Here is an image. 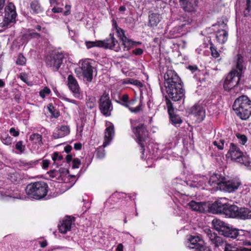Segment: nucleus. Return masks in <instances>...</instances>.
Returning a JSON list of instances; mask_svg holds the SVG:
<instances>
[{
	"instance_id": "obj_7",
	"label": "nucleus",
	"mask_w": 251,
	"mask_h": 251,
	"mask_svg": "<svg viewBox=\"0 0 251 251\" xmlns=\"http://www.w3.org/2000/svg\"><path fill=\"white\" fill-rule=\"evenodd\" d=\"M99 106L101 113L107 117L111 115L113 110V105L109 98V94L105 92L103 93L99 100Z\"/></svg>"
},
{
	"instance_id": "obj_6",
	"label": "nucleus",
	"mask_w": 251,
	"mask_h": 251,
	"mask_svg": "<svg viewBox=\"0 0 251 251\" xmlns=\"http://www.w3.org/2000/svg\"><path fill=\"white\" fill-rule=\"evenodd\" d=\"M242 74L238 72L236 70L231 71L226 76L224 81V87L225 90L230 91L235 89L236 85L239 82Z\"/></svg>"
},
{
	"instance_id": "obj_14",
	"label": "nucleus",
	"mask_w": 251,
	"mask_h": 251,
	"mask_svg": "<svg viewBox=\"0 0 251 251\" xmlns=\"http://www.w3.org/2000/svg\"><path fill=\"white\" fill-rule=\"evenodd\" d=\"M116 43H118L114 37L113 34L110 33L109 37L103 41H99V47H103L105 49L114 50L116 51H119L121 50V47L119 46L116 47Z\"/></svg>"
},
{
	"instance_id": "obj_42",
	"label": "nucleus",
	"mask_w": 251,
	"mask_h": 251,
	"mask_svg": "<svg viewBox=\"0 0 251 251\" xmlns=\"http://www.w3.org/2000/svg\"><path fill=\"white\" fill-rule=\"evenodd\" d=\"M128 195V197L129 198H131V196H130V195L129 194H126L125 193H122V192H116L115 193H114L111 196V199H120V198H125L123 195Z\"/></svg>"
},
{
	"instance_id": "obj_47",
	"label": "nucleus",
	"mask_w": 251,
	"mask_h": 251,
	"mask_svg": "<svg viewBox=\"0 0 251 251\" xmlns=\"http://www.w3.org/2000/svg\"><path fill=\"white\" fill-rule=\"evenodd\" d=\"M25 58L22 54H19L16 61V63L20 65H23L25 63Z\"/></svg>"
},
{
	"instance_id": "obj_29",
	"label": "nucleus",
	"mask_w": 251,
	"mask_h": 251,
	"mask_svg": "<svg viewBox=\"0 0 251 251\" xmlns=\"http://www.w3.org/2000/svg\"><path fill=\"white\" fill-rule=\"evenodd\" d=\"M228 33L226 30L221 29L216 32V38L220 44H224L227 40Z\"/></svg>"
},
{
	"instance_id": "obj_44",
	"label": "nucleus",
	"mask_w": 251,
	"mask_h": 251,
	"mask_svg": "<svg viewBox=\"0 0 251 251\" xmlns=\"http://www.w3.org/2000/svg\"><path fill=\"white\" fill-rule=\"evenodd\" d=\"M205 232L211 243H212L214 239L217 237V234L215 233H212L211 231L209 229H207L205 230Z\"/></svg>"
},
{
	"instance_id": "obj_56",
	"label": "nucleus",
	"mask_w": 251,
	"mask_h": 251,
	"mask_svg": "<svg viewBox=\"0 0 251 251\" xmlns=\"http://www.w3.org/2000/svg\"><path fill=\"white\" fill-rule=\"evenodd\" d=\"M133 53L136 55H139L143 53V50L141 48H136L132 51Z\"/></svg>"
},
{
	"instance_id": "obj_17",
	"label": "nucleus",
	"mask_w": 251,
	"mask_h": 251,
	"mask_svg": "<svg viewBox=\"0 0 251 251\" xmlns=\"http://www.w3.org/2000/svg\"><path fill=\"white\" fill-rule=\"evenodd\" d=\"M182 9L186 12L192 14L197 8L198 0H179Z\"/></svg>"
},
{
	"instance_id": "obj_46",
	"label": "nucleus",
	"mask_w": 251,
	"mask_h": 251,
	"mask_svg": "<svg viewBox=\"0 0 251 251\" xmlns=\"http://www.w3.org/2000/svg\"><path fill=\"white\" fill-rule=\"evenodd\" d=\"M15 147L17 150L19 151L20 153L24 152L25 150V146L23 145V142L22 141L17 142Z\"/></svg>"
},
{
	"instance_id": "obj_49",
	"label": "nucleus",
	"mask_w": 251,
	"mask_h": 251,
	"mask_svg": "<svg viewBox=\"0 0 251 251\" xmlns=\"http://www.w3.org/2000/svg\"><path fill=\"white\" fill-rule=\"evenodd\" d=\"M224 142L225 141L224 140H220L219 142L214 141L213 142V144L216 146L219 150H222L224 148Z\"/></svg>"
},
{
	"instance_id": "obj_48",
	"label": "nucleus",
	"mask_w": 251,
	"mask_h": 251,
	"mask_svg": "<svg viewBox=\"0 0 251 251\" xmlns=\"http://www.w3.org/2000/svg\"><path fill=\"white\" fill-rule=\"evenodd\" d=\"M224 243L223 239L218 236L214 239L212 244H214L216 247L221 246Z\"/></svg>"
},
{
	"instance_id": "obj_61",
	"label": "nucleus",
	"mask_w": 251,
	"mask_h": 251,
	"mask_svg": "<svg viewBox=\"0 0 251 251\" xmlns=\"http://www.w3.org/2000/svg\"><path fill=\"white\" fill-rule=\"evenodd\" d=\"M5 0H0V14L2 13L3 8L5 5Z\"/></svg>"
},
{
	"instance_id": "obj_51",
	"label": "nucleus",
	"mask_w": 251,
	"mask_h": 251,
	"mask_svg": "<svg viewBox=\"0 0 251 251\" xmlns=\"http://www.w3.org/2000/svg\"><path fill=\"white\" fill-rule=\"evenodd\" d=\"M81 164V161L79 159L75 158L74 159L72 162V168L73 169L78 168Z\"/></svg>"
},
{
	"instance_id": "obj_35",
	"label": "nucleus",
	"mask_w": 251,
	"mask_h": 251,
	"mask_svg": "<svg viewBox=\"0 0 251 251\" xmlns=\"http://www.w3.org/2000/svg\"><path fill=\"white\" fill-rule=\"evenodd\" d=\"M128 96L127 95H124L120 98L119 100L117 101V102L125 107H128Z\"/></svg>"
},
{
	"instance_id": "obj_41",
	"label": "nucleus",
	"mask_w": 251,
	"mask_h": 251,
	"mask_svg": "<svg viewBox=\"0 0 251 251\" xmlns=\"http://www.w3.org/2000/svg\"><path fill=\"white\" fill-rule=\"evenodd\" d=\"M246 248L239 249L238 248L232 246L229 244H226L225 248V251H245Z\"/></svg>"
},
{
	"instance_id": "obj_59",
	"label": "nucleus",
	"mask_w": 251,
	"mask_h": 251,
	"mask_svg": "<svg viewBox=\"0 0 251 251\" xmlns=\"http://www.w3.org/2000/svg\"><path fill=\"white\" fill-rule=\"evenodd\" d=\"M218 23L219 26L221 27V28H223L222 29L226 30L227 28V25L226 24L224 21L218 22Z\"/></svg>"
},
{
	"instance_id": "obj_43",
	"label": "nucleus",
	"mask_w": 251,
	"mask_h": 251,
	"mask_svg": "<svg viewBox=\"0 0 251 251\" xmlns=\"http://www.w3.org/2000/svg\"><path fill=\"white\" fill-rule=\"evenodd\" d=\"M114 26L116 28V32L117 33L118 37L122 41L123 37H126L125 35V31L123 29L118 27L116 23L114 24Z\"/></svg>"
},
{
	"instance_id": "obj_15",
	"label": "nucleus",
	"mask_w": 251,
	"mask_h": 251,
	"mask_svg": "<svg viewBox=\"0 0 251 251\" xmlns=\"http://www.w3.org/2000/svg\"><path fill=\"white\" fill-rule=\"evenodd\" d=\"M94 69V68L88 60H85L82 62L81 70L82 75L88 82H91L92 80Z\"/></svg>"
},
{
	"instance_id": "obj_54",
	"label": "nucleus",
	"mask_w": 251,
	"mask_h": 251,
	"mask_svg": "<svg viewBox=\"0 0 251 251\" xmlns=\"http://www.w3.org/2000/svg\"><path fill=\"white\" fill-rule=\"evenodd\" d=\"M29 36H30L31 38H38L40 37V35L39 33L35 32L33 30L30 31L28 34Z\"/></svg>"
},
{
	"instance_id": "obj_19",
	"label": "nucleus",
	"mask_w": 251,
	"mask_h": 251,
	"mask_svg": "<svg viewBox=\"0 0 251 251\" xmlns=\"http://www.w3.org/2000/svg\"><path fill=\"white\" fill-rule=\"evenodd\" d=\"M166 103L171 122L174 125L181 124L182 123L181 118L179 116L174 114L172 103L167 98H166Z\"/></svg>"
},
{
	"instance_id": "obj_45",
	"label": "nucleus",
	"mask_w": 251,
	"mask_h": 251,
	"mask_svg": "<svg viewBox=\"0 0 251 251\" xmlns=\"http://www.w3.org/2000/svg\"><path fill=\"white\" fill-rule=\"evenodd\" d=\"M52 159L54 162L53 165H55L56 164V161H61L63 159V156L61 155H59L58 152H55L53 154Z\"/></svg>"
},
{
	"instance_id": "obj_57",
	"label": "nucleus",
	"mask_w": 251,
	"mask_h": 251,
	"mask_svg": "<svg viewBox=\"0 0 251 251\" xmlns=\"http://www.w3.org/2000/svg\"><path fill=\"white\" fill-rule=\"evenodd\" d=\"M50 163V161L47 159L43 160L42 161V168L44 169H47Z\"/></svg>"
},
{
	"instance_id": "obj_22",
	"label": "nucleus",
	"mask_w": 251,
	"mask_h": 251,
	"mask_svg": "<svg viewBox=\"0 0 251 251\" xmlns=\"http://www.w3.org/2000/svg\"><path fill=\"white\" fill-rule=\"evenodd\" d=\"M212 224L215 229L222 235V233L227 229V227L228 226V224L217 219H213Z\"/></svg>"
},
{
	"instance_id": "obj_10",
	"label": "nucleus",
	"mask_w": 251,
	"mask_h": 251,
	"mask_svg": "<svg viewBox=\"0 0 251 251\" xmlns=\"http://www.w3.org/2000/svg\"><path fill=\"white\" fill-rule=\"evenodd\" d=\"M226 157L235 162L241 163L243 161V152L237 145L231 143Z\"/></svg>"
},
{
	"instance_id": "obj_25",
	"label": "nucleus",
	"mask_w": 251,
	"mask_h": 251,
	"mask_svg": "<svg viewBox=\"0 0 251 251\" xmlns=\"http://www.w3.org/2000/svg\"><path fill=\"white\" fill-rule=\"evenodd\" d=\"M162 20V17L158 13H151L149 15V26H156Z\"/></svg>"
},
{
	"instance_id": "obj_28",
	"label": "nucleus",
	"mask_w": 251,
	"mask_h": 251,
	"mask_svg": "<svg viewBox=\"0 0 251 251\" xmlns=\"http://www.w3.org/2000/svg\"><path fill=\"white\" fill-rule=\"evenodd\" d=\"M234 61L236 63V70L238 72L243 73L246 69V67L244 65L243 56L241 54H238L235 58Z\"/></svg>"
},
{
	"instance_id": "obj_36",
	"label": "nucleus",
	"mask_w": 251,
	"mask_h": 251,
	"mask_svg": "<svg viewBox=\"0 0 251 251\" xmlns=\"http://www.w3.org/2000/svg\"><path fill=\"white\" fill-rule=\"evenodd\" d=\"M2 143L6 145H10L12 142V138L7 134H5L1 137Z\"/></svg>"
},
{
	"instance_id": "obj_11",
	"label": "nucleus",
	"mask_w": 251,
	"mask_h": 251,
	"mask_svg": "<svg viewBox=\"0 0 251 251\" xmlns=\"http://www.w3.org/2000/svg\"><path fill=\"white\" fill-rule=\"evenodd\" d=\"M63 58L64 56L62 54L55 53L47 57L46 64L48 66L51 68L53 71H56L60 68Z\"/></svg>"
},
{
	"instance_id": "obj_12",
	"label": "nucleus",
	"mask_w": 251,
	"mask_h": 251,
	"mask_svg": "<svg viewBox=\"0 0 251 251\" xmlns=\"http://www.w3.org/2000/svg\"><path fill=\"white\" fill-rule=\"evenodd\" d=\"M188 206L194 211L211 213L212 203L208 202H199L192 201L188 204Z\"/></svg>"
},
{
	"instance_id": "obj_37",
	"label": "nucleus",
	"mask_w": 251,
	"mask_h": 251,
	"mask_svg": "<svg viewBox=\"0 0 251 251\" xmlns=\"http://www.w3.org/2000/svg\"><path fill=\"white\" fill-rule=\"evenodd\" d=\"M96 105V99L94 97H90L86 101V106L90 109H92Z\"/></svg>"
},
{
	"instance_id": "obj_32",
	"label": "nucleus",
	"mask_w": 251,
	"mask_h": 251,
	"mask_svg": "<svg viewBox=\"0 0 251 251\" xmlns=\"http://www.w3.org/2000/svg\"><path fill=\"white\" fill-rule=\"evenodd\" d=\"M136 101V99H133L130 100H128L127 101V103L128 105V107H126L129 109V110L132 113H137L141 110V106L138 105L136 106L135 108H133L131 106L133 105L135 102Z\"/></svg>"
},
{
	"instance_id": "obj_27",
	"label": "nucleus",
	"mask_w": 251,
	"mask_h": 251,
	"mask_svg": "<svg viewBox=\"0 0 251 251\" xmlns=\"http://www.w3.org/2000/svg\"><path fill=\"white\" fill-rule=\"evenodd\" d=\"M236 218L243 220L251 219V210L248 208L238 207Z\"/></svg>"
},
{
	"instance_id": "obj_58",
	"label": "nucleus",
	"mask_w": 251,
	"mask_h": 251,
	"mask_svg": "<svg viewBox=\"0 0 251 251\" xmlns=\"http://www.w3.org/2000/svg\"><path fill=\"white\" fill-rule=\"evenodd\" d=\"M130 83H133L134 84L138 86L139 87H141L142 86V84L141 82L138 81L137 80H134L133 79H131L129 81Z\"/></svg>"
},
{
	"instance_id": "obj_8",
	"label": "nucleus",
	"mask_w": 251,
	"mask_h": 251,
	"mask_svg": "<svg viewBox=\"0 0 251 251\" xmlns=\"http://www.w3.org/2000/svg\"><path fill=\"white\" fill-rule=\"evenodd\" d=\"M16 17L15 6L12 3H8L5 8V15L1 23L2 26L7 27L11 26V24L16 22Z\"/></svg>"
},
{
	"instance_id": "obj_63",
	"label": "nucleus",
	"mask_w": 251,
	"mask_h": 251,
	"mask_svg": "<svg viewBox=\"0 0 251 251\" xmlns=\"http://www.w3.org/2000/svg\"><path fill=\"white\" fill-rule=\"evenodd\" d=\"M72 149L70 145H67L64 148V151L66 153H69Z\"/></svg>"
},
{
	"instance_id": "obj_16",
	"label": "nucleus",
	"mask_w": 251,
	"mask_h": 251,
	"mask_svg": "<svg viewBox=\"0 0 251 251\" xmlns=\"http://www.w3.org/2000/svg\"><path fill=\"white\" fill-rule=\"evenodd\" d=\"M53 181L58 182H73L75 176L70 174H48Z\"/></svg>"
},
{
	"instance_id": "obj_18",
	"label": "nucleus",
	"mask_w": 251,
	"mask_h": 251,
	"mask_svg": "<svg viewBox=\"0 0 251 251\" xmlns=\"http://www.w3.org/2000/svg\"><path fill=\"white\" fill-rule=\"evenodd\" d=\"M188 240L190 242L188 247L190 248L202 251L206 248L204 246V241L199 236H190Z\"/></svg>"
},
{
	"instance_id": "obj_39",
	"label": "nucleus",
	"mask_w": 251,
	"mask_h": 251,
	"mask_svg": "<svg viewBox=\"0 0 251 251\" xmlns=\"http://www.w3.org/2000/svg\"><path fill=\"white\" fill-rule=\"evenodd\" d=\"M236 136L238 138L240 144L244 145L247 143L248 138L245 135L237 133Z\"/></svg>"
},
{
	"instance_id": "obj_3",
	"label": "nucleus",
	"mask_w": 251,
	"mask_h": 251,
	"mask_svg": "<svg viewBox=\"0 0 251 251\" xmlns=\"http://www.w3.org/2000/svg\"><path fill=\"white\" fill-rule=\"evenodd\" d=\"M233 108L237 115L242 120H247L251 115V100L245 95L237 98Z\"/></svg>"
},
{
	"instance_id": "obj_34",
	"label": "nucleus",
	"mask_w": 251,
	"mask_h": 251,
	"mask_svg": "<svg viewBox=\"0 0 251 251\" xmlns=\"http://www.w3.org/2000/svg\"><path fill=\"white\" fill-rule=\"evenodd\" d=\"M20 174H9L8 176V178L13 183H17L21 179V177L20 176Z\"/></svg>"
},
{
	"instance_id": "obj_62",
	"label": "nucleus",
	"mask_w": 251,
	"mask_h": 251,
	"mask_svg": "<svg viewBox=\"0 0 251 251\" xmlns=\"http://www.w3.org/2000/svg\"><path fill=\"white\" fill-rule=\"evenodd\" d=\"M66 10L64 12V15L65 16H67L70 13V6L66 5Z\"/></svg>"
},
{
	"instance_id": "obj_4",
	"label": "nucleus",
	"mask_w": 251,
	"mask_h": 251,
	"mask_svg": "<svg viewBox=\"0 0 251 251\" xmlns=\"http://www.w3.org/2000/svg\"><path fill=\"white\" fill-rule=\"evenodd\" d=\"M48 191V185L42 181L29 184L25 188L26 193L36 200H40L45 197Z\"/></svg>"
},
{
	"instance_id": "obj_23",
	"label": "nucleus",
	"mask_w": 251,
	"mask_h": 251,
	"mask_svg": "<svg viewBox=\"0 0 251 251\" xmlns=\"http://www.w3.org/2000/svg\"><path fill=\"white\" fill-rule=\"evenodd\" d=\"M68 85L70 90L75 94H79V87L76 80L72 75H69L68 77Z\"/></svg>"
},
{
	"instance_id": "obj_50",
	"label": "nucleus",
	"mask_w": 251,
	"mask_h": 251,
	"mask_svg": "<svg viewBox=\"0 0 251 251\" xmlns=\"http://www.w3.org/2000/svg\"><path fill=\"white\" fill-rule=\"evenodd\" d=\"M86 46L88 49H90L93 47H99V41L97 42L86 41L85 42Z\"/></svg>"
},
{
	"instance_id": "obj_9",
	"label": "nucleus",
	"mask_w": 251,
	"mask_h": 251,
	"mask_svg": "<svg viewBox=\"0 0 251 251\" xmlns=\"http://www.w3.org/2000/svg\"><path fill=\"white\" fill-rule=\"evenodd\" d=\"M222 235L226 237L237 239L236 241L239 242L236 244L239 245L251 246V243L246 240L245 237L237 229L230 227L229 226L227 229L222 233Z\"/></svg>"
},
{
	"instance_id": "obj_38",
	"label": "nucleus",
	"mask_w": 251,
	"mask_h": 251,
	"mask_svg": "<svg viewBox=\"0 0 251 251\" xmlns=\"http://www.w3.org/2000/svg\"><path fill=\"white\" fill-rule=\"evenodd\" d=\"M246 8L244 11V15L246 17L251 16V0H246Z\"/></svg>"
},
{
	"instance_id": "obj_33",
	"label": "nucleus",
	"mask_w": 251,
	"mask_h": 251,
	"mask_svg": "<svg viewBox=\"0 0 251 251\" xmlns=\"http://www.w3.org/2000/svg\"><path fill=\"white\" fill-rule=\"evenodd\" d=\"M29 140L33 141L34 143H38L40 145L42 144V136L38 133H33L29 137Z\"/></svg>"
},
{
	"instance_id": "obj_26",
	"label": "nucleus",
	"mask_w": 251,
	"mask_h": 251,
	"mask_svg": "<svg viewBox=\"0 0 251 251\" xmlns=\"http://www.w3.org/2000/svg\"><path fill=\"white\" fill-rule=\"evenodd\" d=\"M72 224V221L70 218L64 220L61 224L58 226L59 231L62 233H66L71 229Z\"/></svg>"
},
{
	"instance_id": "obj_20",
	"label": "nucleus",
	"mask_w": 251,
	"mask_h": 251,
	"mask_svg": "<svg viewBox=\"0 0 251 251\" xmlns=\"http://www.w3.org/2000/svg\"><path fill=\"white\" fill-rule=\"evenodd\" d=\"M189 113L195 116L199 122L202 121L205 117V111L200 105H195L190 109Z\"/></svg>"
},
{
	"instance_id": "obj_13",
	"label": "nucleus",
	"mask_w": 251,
	"mask_h": 251,
	"mask_svg": "<svg viewBox=\"0 0 251 251\" xmlns=\"http://www.w3.org/2000/svg\"><path fill=\"white\" fill-rule=\"evenodd\" d=\"M132 131L138 140V143L141 145L142 154H144L145 148L142 143L147 136V131L144 124H140L136 127L132 128Z\"/></svg>"
},
{
	"instance_id": "obj_64",
	"label": "nucleus",
	"mask_w": 251,
	"mask_h": 251,
	"mask_svg": "<svg viewBox=\"0 0 251 251\" xmlns=\"http://www.w3.org/2000/svg\"><path fill=\"white\" fill-rule=\"evenodd\" d=\"M81 147L82 145L80 143H75L74 145V149L76 150H80Z\"/></svg>"
},
{
	"instance_id": "obj_1",
	"label": "nucleus",
	"mask_w": 251,
	"mask_h": 251,
	"mask_svg": "<svg viewBox=\"0 0 251 251\" xmlns=\"http://www.w3.org/2000/svg\"><path fill=\"white\" fill-rule=\"evenodd\" d=\"M164 86L170 100L174 101L182 100L184 98L185 90L183 83L177 73L171 68H167L164 75Z\"/></svg>"
},
{
	"instance_id": "obj_52",
	"label": "nucleus",
	"mask_w": 251,
	"mask_h": 251,
	"mask_svg": "<svg viewBox=\"0 0 251 251\" xmlns=\"http://www.w3.org/2000/svg\"><path fill=\"white\" fill-rule=\"evenodd\" d=\"M50 92V89H49L47 87H45L44 88L43 90H41L40 92V95L41 97L44 98L47 95L49 94Z\"/></svg>"
},
{
	"instance_id": "obj_5",
	"label": "nucleus",
	"mask_w": 251,
	"mask_h": 251,
	"mask_svg": "<svg viewBox=\"0 0 251 251\" xmlns=\"http://www.w3.org/2000/svg\"><path fill=\"white\" fill-rule=\"evenodd\" d=\"M211 179L217 184L222 183L224 189L228 192H233L237 189L241 184L238 179L227 180L222 174H213Z\"/></svg>"
},
{
	"instance_id": "obj_30",
	"label": "nucleus",
	"mask_w": 251,
	"mask_h": 251,
	"mask_svg": "<svg viewBox=\"0 0 251 251\" xmlns=\"http://www.w3.org/2000/svg\"><path fill=\"white\" fill-rule=\"evenodd\" d=\"M122 41L124 51L129 50L134 44L133 41L128 39L126 37H123Z\"/></svg>"
},
{
	"instance_id": "obj_40",
	"label": "nucleus",
	"mask_w": 251,
	"mask_h": 251,
	"mask_svg": "<svg viewBox=\"0 0 251 251\" xmlns=\"http://www.w3.org/2000/svg\"><path fill=\"white\" fill-rule=\"evenodd\" d=\"M105 155V150L101 147H99L96 151V156L99 159H102L104 157Z\"/></svg>"
},
{
	"instance_id": "obj_53",
	"label": "nucleus",
	"mask_w": 251,
	"mask_h": 251,
	"mask_svg": "<svg viewBox=\"0 0 251 251\" xmlns=\"http://www.w3.org/2000/svg\"><path fill=\"white\" fill-rule=\"evenodd\" d=\"M210 50L211 51V55L213 57L217 58L219 56V53L214 47L211 46Z\"/></svg>"
},
{
	"instance_id": "obj_60",
	"label": "nucleus",
	"mask_w": 251,
	"mask_h": 251,
	"mask_svg": "<svg viewBox=\"0 0 251 251\" xmlns=\"http://www.w3.org/2000/svg\"><path fill=\"white\" fill-rule=\"evenodd\" d=\"M62 10H63V9L60 8V7H54L52 9V11L53 12V13H60V12H62Z\"/></svg>"
},
{
	"instance_id": "obj_21",
	"label": "nucleus",
	"mask_w": 251,
	"mask_h": 251,
	"mask_svg": "<svg viewBox=\"0 0 251 251\" xmlns=\"http://www.w3.org/2000/svg\"><path fill=\"white\" fill-rule=\"evenodd\" d=\"M70 127L67 126H61L56 127L54 132L53 133L52 136L54 139H58L62 138L70 133Z\"/></svg>"
},
{
	"instance_id": "obj_55",
	"label": "nucleus",
	"mask_w": 251,
	"mask_h": 251,
	"mask_svg": "<svg viewBox=\"0 0 251 251\" xmlns=\"http://www.w3.org/2000/svg\"><path fill=\"white\" fill-rule=\"evenodd\" d=\"M9 132L14 137H17L19 135V132L16 130L14 127H12L10 129Z\"/></svg>"
},
{
	"instance_id": "obj_24",
	"label": "nucleus",
	"mask_w": 251,
	"mask_h": 251,
	"mask_svg": "<svg viewBox=\"0 0 251 251\" xmlns=\"http://www.w3.org/2000/svg\"><path fill=\"white\" fill-rule=\"evenodd\" d=\"M114 134V126H110L105 129L104 141L102 145L103 148L106 147L111 142Z\"/></svg>"
},
{
	"instance_id": "obj_2",
	"label": "nucleus",
	"mask_w": 251,
	"mask_h": 251,
	"mask_svg": "<svg viewBox=\"0 0 251 251\" xmlns=\"http://www.w3.org/2000/svg\"><path fill=\"white\" fill-rule=\"evenodd\" d=\"M225 198H220L212 203L211 213L225 215L228 218H236L238 207L227 202Z\"/></svg>"
},
{
	"instance_id": "obj_31",
	"label": "nucleus",
	"mask_w": 251,
	"mask_h": 251,
	"mask_svg": "<svg viewBox=\"0 0 251 251\" xmlns=\"http://www.w3.org/2000/svg\"><path fill=\"white\" fill-rule=\"evenodd\" d=\"M30 7L35 14L41 13L43 10L39 1L37 0L32 1L30 3Z\"/></svg>"
}]
</instances>
